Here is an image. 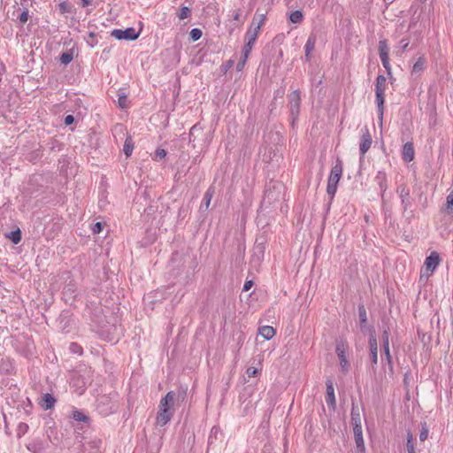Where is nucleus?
Listing matches in <instances>:
<instances>
[{
  "label": "nucleus",
  "mask_w": 453,
  "mask_h": 453,
  "mask_svg": "<svg viewBox=\"0 0 453 453\" xmlns=\"http://www.w3.org/2000/svg\"><path fill=\"white\" fill-rule=\"evenodd\" d=\"M175 396L176 394L173 391H170L160 400L159 411L157 415V423L160 426H164L172 419L173 416L172 409L174 404Z\"/></svg>",
  "instance_id": "obj_1"
},
{
  "label": "nucleus",
  "mask_w": 453,
  "mask_h": 453,
  "mask_svg": "<svg viewBox=\"0 0 453 453\" xmlns=\"http://www.w3.org/2000/svg\"><path fill=\"white\" fill-rule=\"evenodd\" d=\"M386 88V77L384 75H378L375 83V103L377 105L378 119L380 125L382 124L383 121Z\"/></svg>",
  "instance_id": "obj_2"
},
{
  "label": "nucleus",
  "mask_w": 453,
  "mask_h": 453,
  "mask_svg": "<svg viewBox=\"0 0 453 453\" xmlns=\"http://www.w3.org/2000/svg\"><path fill=\"white\" fill-rule=\"evenodd\" d=\"M342 174V163L337 159L335 165L332 167L327 180L326 192L333 198L337 191V185Z\"/></svg>",
  "instance_id": "obj_3"
},
{
  "label": "nucleus",
  "mask_w": 453,
  "mask_h": 453,
  "mask_svg": "<svg viewBox=\"0 0 453 453\" xmlns=\"http://www.w3.org/2000/svg\"><path fill=\"white\" fill-rule=\"evenodd\" d=\"M265 20V14L255 15L250 28L245 34L246 42L255 44L258 33Z\"/></svg>",
  "instance_id": "obj_4"
},
{
  "label": "nucleus",
  "mask_w": 453,
  "mask_h": 453,
  "mask_svg": "<svg viewBox=\"0 0 453 453\" xmlns=\"http://www.w3.org/2000/svg\"><path fill=\"white\" fill-rule=\"evenodd\" d=\"M396 192L399 195V197L401 199V203L403 205V214L406 217H412L413 216V210L412 207V200L410 196V190L406 187V185L402 184L398 186Z\"/></svg>",
  "instance_id": "obj_5"
},
{
  "label": "nucleus",
  "mask_w": 453,
  "mask_h": 453,
  "mask_svg": "<svg viewBox=\"0 0 453 453\" xmlns=\"http://www.w3.org/2000/svg\"><path fill=\"white\" fill-rule=\"evenodd\" d=\"M440 261L441 259L439 254L436 251L431 252L425 260L424 267L421 270L420 280H422L424 277L427 279L437 268Z\"/></svg>",
  "instance_id": "obj_6"
},
{
  "label": "nucleus",
  "mask_w": 453,
  "mask_h": 453,
  "mask_svg": "<svg viewBox=\"0 0 453 453\" xmlns=\"http://www.w3.org/2000/svg\"><path fill=\"white\" fill-rule=\"evenodd\" d=\"M347 349L348 344L343 340H338L336 342L335 352L339 358L341 370L344 374L348 373L349 370V362L346 356Z\"/></svg>",
  "instance_id": "obj_7"
},
{
  "label": "nucleus",
  "mask_w": 453,
  "mask_h": 453,
  "mask_svg": "<svg viewBox=\"0 0 453 453\" xmlns=\"http://www.w3.org/2000/svg\"><path fill=\"white\" fill-rule=\"evenodd\" d=\"M140 35V32H137L134 27H127L125 30L113 29L111 31V36L118 40H136Z\"/></svg>",
  "instance_id": "obj_8"
},
{
  "label": "nucleus",
  "mask_w": 453,
  "mask_h": 453,
  "mask_svg": "<svg viewBox=\"0 0 453 453\" xmlns=\"http://www.w3.org/2000/svg\"><path fill=\"white\" fill-rule=\"evenodd\" d=\"M289 111L293 119H295L300 111L301 92L299 89L294 90L289 96Z\"/></svg>",
  "instance_id": "obj_9"
},
{
  "label": "nucleus",
  "mask_w": 453,
  "mask_h": 453,
  "mask_svg": "<svg viewBox=\"0 0 453 453\" xmlns=\"http://www.w3.org/2000/svg\"><path fill=\"white\" fill-rule=\"evenodd\" d=\"M378 49H379V55H380V60H381V63H382L384 68L386 69V71L388 74H391V66L389 64V57H388L389 48L388 46L387 41L380 40L379 42Z\"/></svg>",
  "instance_id": "obj_10"
},
{
  "label": "nucleus",
  "mask_w": 453,
  "mask_h": 453,
  "mask_svg": "<svg viewBox=\"0 0 453 453\" xmlns=\"http://www.w3.org/2000/svg\"><path fill=\"white\" fill-rule=\"evenodd\" d=\"M372 145V136L369 133V130L367 127L362 130V136L361 141L359 144V151L362 156H365V154L368 151Z\"/></svg>",
  "instance_id": "obj_11"
},
{
  "label": "nucleus",
  "mask_w": 453,
  "mask_h": 453,
  "mask_svg": "<svg viewBox=\"0 0 453 453\" xmlns=\"http://www.w3.org/2000/svg\"><path fill=\"white\" fill-rule=\"evenodd\" d=\"M369 347H370V358L372 361V367H374L378 364V342H377L376 337L373 334L370 335Z\"/></svg>",
  "instance_id": "obj_12"
},
{
  "label": "nucleus",
  "mask_w": 453,
  "mask_h": 453,
  "mask_svg": "<svg viewBox=\"0 0 453 453\" xmlns=\"http://www.w3.org/2000/svg\"><path fill=\"white\" fill-rule=\"evenodd\" d=\"M326 402L329 407H331L333 410L336 407V400L334 395V388L333 386V382L328 380L326 383Z\"/></svg>",
  "instance_id": "obj_13"
},
{
  "label": "nucleus",
  "mask_w": 453,
  "mask_h": 453,
  "mask_svg": "<svg viewBox=\"0 0 453 453\" xmlns=\"http://www.w3.org/2000/svg\"><path fill=\"white\" fill-rule=\"evenodd\" d=\"M57 399L50 393H45L41 395L39 404L40 406L45 410H50L54 407Z\"/></svg>",
  "instance_id": "obj_14"
},
{
  "label": "nucleus",
  "mask_w": 453,
  "mask_h": 453,
  "mask_svg": "<svg viewBox=\"0 0 453 453\" xmlns=\"http://www.w3.org/2000/svg\"><path fill=\"white\" fill-rule=\"evenodd\" d=\"M414 147L412 142H408L403 147L402 157L406 162H411L414 159Z\"/></svg>",
  "instance_id": "obj_15"
},
{
  "label": "nucleus",
  "mask_w": 453,
  "mask_h": 453,
  "mask_svg": "<svg viewBox=\"0 0 453 453\" xmlns=\"http://www.w3.org/2000/svg\"><path fill=\"white\" fill-rule=\"evenodd\" d=\"M277 188H281V185L279 184L277 187L273 185V189L269 188L265 190V197L263 199L264 204L271 203L273 201L277 200L279 198L280 192L278 193V195H275V189Z\"/></svg>",
  "instance_id": "obj_16"
},
{
  "label": "nucleus",
  "mask_w": 453,
  "mask_h": 453,
  "mask_svg": "<svg viewBox=\"0 0 453 453\" xmlns=\"http://www.w3.org/2000/svg\"><path fill=\"white\" fill-rule=\"evenodd\" d=\"M259 334L265 340H271L275 335V330L271 326H263L259 327Z\"/></svg>",
  "instance_id": "obj_17"
},
{
  "label": "nucleus",
  "mask_w": 453,
  "mask_h": 453,
  "mask_svg": "<svg viewBox=\"0 0 453 453\" xmlns=\"http://www.w3.org/2000/svg\"><path fill=\"white\" fill-rule=\"evenodd\" d=\"M426 64V60L425 57H419L412 66V73H421L425 69Z\"/></svg>",
  "instance_id": "obj_18"
},
{
  "label": "nucleus",
  "mask_w": 453,
  "mask_h": 453,
  "mask_svg": "<svg viewBox=\"0 0 453 453\" xmlns=\"http://www.w3.org/2000/svg\"><path fill=\"white\" fill-rule=\"evenodd\" d=\"M304 49H305V58H306V60H309L310 58V54L315 49V38L314 37H309L306 43H305V46H304Z\"/></svg>",
  "instance_id": "obj_19"
},
{
  "label": "nucleus",
  "mask_w": 453,
  "mask_h": 453,
  "mask_svg": "<svg viewBox=\"0 0 453 453\" xmlns=\"http://www.w3.org/2000/svg\"><path fill=\"white\" fill-rule=\"evenodd\" d=\"M351 424L352 425L361 424V417H360L359 410L354 404L352 405V409H351Z\"/></svg>",
  "instance_id": "obj_20"
},
{
  "label": "nucleus",
  "mask_w": 453,
  "mask_h": 453,
  "mask_svg": "<svg viewBox=\"0 0 453 453\" xmlns=\"http://www.w3.org/2000/svg\"><path fill=\"white\" fill-rule=\"evenodd\" d=\"M134 150V142L131 137H127L125 141L123 151L127 157H129Z\"/></svg>",
  "instance_id": "obj_21"
},
{
  "label": "nucleus",
  "mask_w": 453,
  "mask_h": 453,
  "mask_svg": "<svg viewBox=\"0 0 453 453\" xmlns=\"http://www.w3.org/2000/svg\"><path fill=\"white\" fill-rule=\"evenodd\" d=\"M212 197V193L210 189H208L203 196V203L200 205V210H207L210 206L211 201Z\"/></svg>",
  "instance_id": "obj_22"
},
{
  "label": "nucleus",
  "mask_w": 453,
  "mask_h": 453,
  "mask_svg": "<svg viewBox=\"0 0 453 453\" xmlns=\"http://www.w3.org/2000/svg\"><path fill=\"white\" fill-rule=\"evenodd\" d=\"M357 453H365V446L363 435H354Z\"/></svg>",
  "instance_id": "obj_23"
},
{
  "label": "nucleus",
  "mask_w": 453,
  "mask_h": 453,
  "mask_svg": "<svg viewBox=\"0 0 453 453\" xmlns=\"http://www.w3.org/2000/svg\"><path fill=\"white\" fill-rule=\"evenodd\" d=\"M6 236L10 238L14 244H18L21 241V231L18 228L14 231H12Z\"/></svg>",
  "instance_id": "obj_24"
},
{
  "label": "nucleus",
  "mask_w": 453,
  "mask_h": 453,
  "mask_svg": "<svg viewBox=\"0 0 453 453\" xmlns=\"http://www.w3.org/2000/svg\"><path fill=\"white\" fill-rule=\"evenodd\" d=\"M303 19V15L301 11H294L289 15V19L292 23H300Z\"/></svg>",
  "instance_id": "obj_25"
},
{
  "label": "nucleus",
  "mask_w": 453,
  "mask_h": 453,
  "mask_svg": "<svg viewBox=\"0 0 453 453\" xmlns=\"http://www.w3.org/2000/svg\"><path fill=\"white\" fill-rule=\"evenodd\" d=\"M72 418L79 422H87L88 420V416H86L82 411L77 410L73 411Z\"/></svg>",
  "instance_id": "obj_26"
},
{
  "label": "nucleus",
  "mask_w": 453,
  "mask_h": 453,
  "mask_svg": "<svg viewBox=\"0 0 453 453\" xmlns=\"http://www.w3.org/2000/svg\"><path fill=\"white\" fill-rule=\"evenodd\" d=\"M382 349H383V354H384L385 359L388 365V367L390 370H392L393 363H392V356L390 354L389 346L382 347Z\"/></svg>",
  "instance_id": "obj_27"
},
{
  "label": "nucleus",
  "mask_w": 453,
  "mask_h": 453,
  "mask_svg": "<svg viewBox=\"0 0 453 453\" xmlns=\"http://www.w3.org/2000/svg\"><path fill=\"white\" fill-rule=\"evenodd\" d=\"M73 58V53L70 51H67V52H64L61 54L59 60H60L61 64L68 65L69 63H71Z\"/></svg>",
  "instance_id": "obj_28"
},
{
  "label": "nucleus",
  "mask_w": 453,
  "mask_h": 453,
  "mask_svg": "<svg viewBox=\"0 0 453 453\" xmlns=\"http://www.w3.org/2000/svg\"><path fill=\"white\" fill-rule=\"evenodd\" d=\"M406 447H407L408 453H416L414 445H413V436H412L411 433H410V432H408V434H407Z\"/></svg>",
  "instance_id": "obj_29"
},
{
  "label": "nucleus",
  "mask_w": 453,
  "mask_h": 453,
  "mask_svg": "<svg viewBox=\"0 0 453 453\" xmlns=\"http://www.w3.org/2000/svg\"><path fill=\"white\" fill-rule=\"evenodd\" d=\"M203 35V32L199 28H193L189 32V36L193 42L198 41Z\"/></svg>",
  "instance_id": "obj_30"
},
{
  "label": "nucleus",
  "mask_w": 453,
  "mask_h": 453,
  "mask_svg": "<svg viewBox=\"0 0 453 453\" xmlns=\"http://www.w3.org/2000/svg\"><path fill=\"white\" fill-rule=\"evenodd\" d=\"M191 14V11L188 7L187 6H182L180 9V12L178 13V17L180 19H185L187 18H188Z\"/></svg>",
  "instance_id": "obj_31"
},
{
  "label": "nucleus",
  "mask_w": 453,
  "mask_h": 453,
  "mask_svg": "<svg viewBox=\"0 0 453 453\" xmlns=\"http://www.w3.org/2000/svg\"><path fill=\"white\" fill-rule=\"evenodd\" d=\"M358 316H359V320H360V322L362 324L366 323V321H367V315H366V311H365L364 305H359L358 306Z\"/></svg>",
  "instance_id": "obj_32"
},
{
  "label": "nucleus",
  "mask_w": 453,
  "mask_h": 453,
  "mask_svg": "<svg viewBox=\"0 0 453 453\" xmlns=\"http://www.w3.org/2000/svg\"><path fill=\"white\" fill-rule=\"evenodd\" d=\"M429 434V429L426 423L422 424V427L419 433L420 441H424L427 439Z\"/></svg>",
  "instance_id": "obj_33"
},
{
  "label": "nucleus",
  "mask_w": 453,
  "mask_h": 453,
  "mask_svg": "<svg viewBox=\"0 0 453 453\" xmlns=\"http://www.w3.org/2000/svg\"><path fill=\"white\" fill-rule=\"evenodd\" d=\"M254 44H251V43H248V42H245L244 46H243V49L242 50V56H243L244 58H249L250 56V53L252 50V47H253Z\"/></svg>",
  "instance_id": "obj_34"
},
{
  "label": "nucleus",
  "mask_w": 453,
  "mask_h": 453,
  "mask_svg": "<svg viewBox=\"0 0 453 453\" xmlns=\"http://www.w3.org/2000/svg\"><path fill=\"white\" fill-rule=\"evenodd\" d=\"M70 350L74 353V354H78V355H81L82 354V348L76 342H72L70 344Z\"/></svg>",
  "instance_id": "obj_35"
},
{
  "label": "nucleus",
  "mask_w": 453,
  "mask_h": 453,
  "mask_svg": "<svg viewBox=\"0 0 453 453\" xmlns=\"http://www.w3.org/2000/svg\"><path fill=\"white\" fill-rule=\"evenodd\" d=\"M61 13H67L71 12V6L67 2H62L58 4Z\"/></svg>",
  "instance_id": "obj_36"
},
{
  "label": "nucleus",
  "mask_w": 453,
  "mask_h": 453,
  "mask_svg": "<svg viewBox=\"0 0 453 453\" xmlns=\"http://www.w3.org/2000/svg\"><path fill=\"white\" fill-rule=\"evenodd\" d=\"M409 40L408 39H402L400 42H399V46H400V50L397 52L398 54H402V52H403L404 50H406V49L408 48L409 46Z\"/></svg>",
  "instance_id": "obj_37"
},
{
  "label": "nucleus",
  "mask_w": 453,
  "mask_h": 453,
  "mask_svg": "<svg viewBox=\"0 0 453 453\" xmlns=\"http://www.w3.org/2000/svg\"><path fill=\"white\" fill-rule=\"evenodd\" d=\"M389 346V333L385 329L382 333V347Z\"/></svg>",
  "instance_id": "obj_38"
},
{
  "label": "nucleus",
  "mask_w": 453,
  "mask_h": 453,
  "mask_svg": "<svg viewBox=\"0 0 453 453\" xmlns=\"http://www.w3.org/2000/svg\"><path fill=\"white\" fill-rule=\"evenodd\" d=\"M127 97L126 95H124V94L119 95V99H118V104L120 108H122V109L127 108Z\"/></svg>",
  "instance_id": "obj_39"
},
{
  "label": "nucleus",
  "mask_w": 453,
  "mask_h": 453,
  "mask_svg": "<svg viewBox=\"0 0 453 453\" xmlns=\"http://www.w3.org/2000/svg\"><path fill=\"white\" fill-rule=\"evenodd\" d=\"M28 12H29L28 10L25 9L20 13V15L19 16V20L20 21V23L24 24V23H26L28 20V17H29Z\"/></svg>",
  "instance_id": "obj_40"
},
{
  "label": "nucleus",
  "mask_w": 453,
  "mask_h": 453,
  "mask_svg": "<svg viewBox=\"0 0 453 453\" xmlns=\"http://www.w3.org/2000/svg\"><path fill=\"white\" fill-rule=\"evenodd\" d=\"M166 156V151L164 149H157L155 151V157L157 159H163Z\"/></svg>",
  "instance_id": "obj_41"
},
{
  "label": "nucleus",
  "mask_w": 453,
  "mask_h": 453,
  "mask_svg": "<svg viewBox=\"0 0 453 453\" xmlns=\"http://www.w3.org/2000/svg\"><path fill=\"white\" fill-rule=\"evenodd\" d=\"M247 59L248 58H244L243 56H241V58L239 60V62L237 63V65H236V70L237 71H242L247 62Z\"/></svg>",
  "instance_id": "obj_42"
},
{
  "label": "nucleus",
  "mask_w": 453,
  "mask_h": 453,
  "mask_svg": "<svg viewBox=\"0 0 453 453\" xmlns=\"http://www.w3.org/2000/svg\"><path fill=\"white\" fill-rule=\"evenodd\" d=\"M258 373V369L253 366H250L247 369L246 374L250 377H255Z\"/></svg>",
  "instance_id": "obj_43"
},
{
  "label": "nucleus",
  "mask_w": 453,
  "mask_h": 453,
  "mask_svg": "<svg viewBox=\"0 0 453 453\" xmlns=\"http://www.w3.org/2000/svg\"><path fill=\"white\" fill-rule=\"evenodd\" d=\"M103 223L101 222H96V224H94L93 227H92V231L94 234H99L101 233V231L103 230Z\"/></svg>",
  "instance_id": "obj_44"
},
{
  "label": "nucleus",
  "mask_w": 453,
  "mask_h": 453,
  "mask_svg": "<svg viewBox=\"0 0 453 453\" xmlns=\"http://www.w3.org/2000/svg\"><path fill=\"white\" fill-rule=\"evenodd\" d=\"M354 435H363L362 424L352 425Z\"/></svg>",
  "instance_id": "obj_45"
},
{
  "label": "nucleus",
  "mask_w": 453,
  "mask_h": 453,
  "mask_svg": "<svg viewBox=\"0 0 453 453\" xmlns=\"http://www.w3.org/2000/svg\"><path fill=\"white\" fill-rule=\"evenodd\" d=\"M96 35L94 33H89L88 38L87 39V42L93 47L94 44L96 43V41L95 40Z\"/></svg>",
  "instance_id": "obj_46"
},
{
  "label": "nucleus",
  "mask_w": 453,
  "mask_h": 453,
  "mask_svg": "<svg viewBox=\"0 0 453 453\" xmlns=\"http://www.w3.org/2000/svg\"><path fill=\"white\" fill-rule=\"evenodd\" d=\"M200 130V128L195 125L191 127L190 131H189V142H193L194 140L192 139V137H195V133L196 131Z\"/></svg>",
  "instance_id": "obj_47"
},
{
  "label": "nucleus",
  "mask_w": 453,
  "mask_h": 453,
  "mask_svg": "<svg viewBox=\"0 0 453 453\" xmlns=\"http://www.w3.org/2000/svg\"><path fill=\"white\" fill-rule=\"evenodd\" d=\"M73 121H74V117L73 115L65 116V124L66 126H69V125L73 124Z\"/></svg>",
  "instance_id": "obj_48"
},
{
  "label": "nucleus",
  "mask_w": 453,
  "mask_h": 453,
  "mask_svg": "<svg viewBox=\"0 0 453 453\" xmlns=\"http://www.w3.org/2000/svg\"><path fill=\"white\" fill-rule=\"evenodd\" d=\"M252 286H253V281L252 280H247L244 283L242 290L243 291H249L251 288Z\"/></svg>",
  "instance_id": "obj_49"
},
{
  "label": "nucleus",
  "mask_w": 453,
  "mask_h": 453,
  "mask_svg": "<svg viewBox=\"0 0 453 453\" xmlns=\"http://www.w3.org/2000/svg\"><path fill=\"white\" fill-rule=\"evenodd\" d=\"M82 2V6L87 7L92 4V0H81Z\"/></svg>",
  "instance_id": "obj_50"
},
{
  "label": "nucleus",
  "mask_w": 453,
  "mask_h": 453,
  "mask_svg": "<svg viewBox=\"0 0 453 453\" xmlns=\"http://www.w3.org/2000/svg\"><path fill=\"white\" fill-rule=\"evenodd\" d=\"M239 18H240V13H239V12H236V13L234 14V20H238V19H239Z\"/></svg>",
  "instance_id": "obj_51"
},
{
  "label": "nucleus",
  "mask_w": 453,
  "mask_h": 453,
  "mask_svg": "<svg viewBox=\"0 0 453 453\" xmlns=\"http://www.w3.org/2000/svg\"><path fill=\"white\" fill-rule=\"evenodd\" d=\"M379 183H380V188H381V189H383V191H385V190H386V188H383V187H382V182H381V181H380Z\"/></svg>",
  "instance_id": "obj_52"
},
{
  "label": "nucleus",
  "mask_w": 453,
  "mask_h": 453,
  "mask_svg": "<svg viewBox=\"0 0 453 453\" xmlns=\"http://www.w3.org/2000/svg\"><path fill=\"white\" fill-rule=\"evenodd\" d=\"M238 250H239L240 251H242V252H243L244 248H242L241 245H239V246H238Z\"/></svg>",
  "instance_id": "obj_53"
},
{
  "label": "nucleus",
  "mask_w": 453,
  "mask_h": 453,
  "mask_svg": "<svg viewBox=\"0 0 453 453\" xmlns=\"http://www.w3.org/2000/svg\"><path fill=\"white\" fill-rule=\"evenodd\" d=\"M385 2L388 3V4H391L393 3L395 0H384Z\"/></svg>",
  "instance_id": "obj_54"
},
{
  "label": "nucleus",
  "mask_w": 453,
  "mask_h": 453,
  "mask_svg": "<svg viewBox=\"0 0 453 453\" xmlns=\"http://www.w3.org/2000/svg\"><path fill=\"white\" fill-rule=\"evenodd\" d=\"M232 63H233L232 61H229L228 65H232Z\"/></svg>",
  "instance_id": "obj_55"
}]
</instances>
